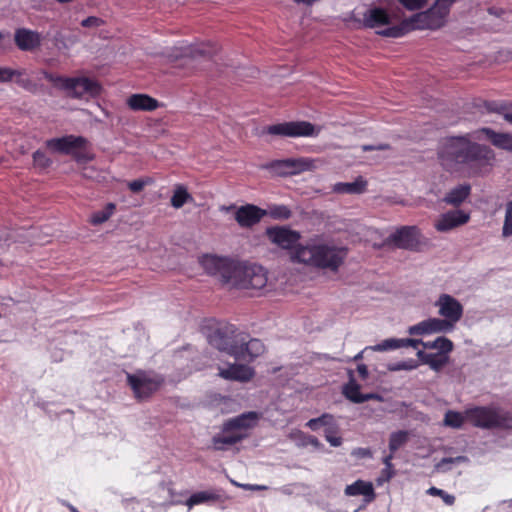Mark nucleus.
<instances>
[{
    "mask_svg": "<svg viewBox=\"0 0 512 512\" xmlns=\"http://www.w3.org/2000/svg\"><path fill=\"white\" fill-rule=\"evenodd\" d=\"M438 159L450 173L475 177L488 171L495 153L489 146L472 141L468 134L446 138L439 147Z\"/></svg>",
    "mask_w": 512,
    "mask_h": 512,
    "instance_id": "obj_1",
    "label": "nucleus"
},
{
    "mask_svg": "<svg viewBox=\"0 0 512 512\" xmlns=\"http://www.w3.org/2000/svg\"><path fill=\"white\" fill-rule=\"evenodd\" d=\"M346 256V248L327 243L309 242L295 247L291 253V260L308 267L337 272Z\"/></svg>",
    "mask_w": 512,
    "mask_h": 512,
    "instance_id": "obj_2",
    "label": "nucleus"
},
{
    "mask_svg": "<svg viewBox=\"0 0 512 512\" xmlns=\"http://www.w3.org/2000/svg\"><path fill=\"white\" fill-rule=\"evenodd\" d=\"M267 281L268 272L263 266L226 257V284L238 289L261 290L266 287Z\"/></svg>",
    "mask_w": 512,
    "mask_h": 512,
    "instance_id": "obj_3",
    "label": "nucleus"
},
{
    "mask_svg": "<svg viewBox=\"0 0 512 512\" xmlns=\"http://www.w3.org/2000/svg\"><path fill=\"white\" fill-rule=\"evenodd\" d=\"M265 350L264 344L249 334L239 331L234 325L226 324V354L239 362H251Z\"/></svg>",
    "mask_w": 512,
    "mask_h": 512,
    "instance_id": "obj_4",
    "label": "nucleus"
},
{
    "mask_svg": "<svg viewBox=\"0 0 512 512\" xmlns=\"http://www.w3.org/2000/svg\"><path fill=\"white\" fill-rule=\"evenodd\" d=\"M40 74L56 88L63 90L73 98H94L102 91L101 85L97 81L87 77H62L46 71H42Z\"/></svg>",
    "mask_w": 512,
    "mask_h": 512,
    "instance_id": "obj_5",
    "label": "nucleus"
},
{
    "mask_svg": "<svg viewBox=\"0 0 512 512\" xmlns=\"http://www.w3.org/2000/svg\"><path fill=\"white\" fill-rule=\"evenodd\" d=\"M466 419L475 427L484 429H512V415L498 408L476 406L465 411Z\"/></svg>",
    "mask_w": 512,
    "mask_h": 512,
    "instance_id": "obj_6",
    "label": "nucleus"
},
{
    "mask_svg": "<svg viewBox=\"0 0 512 512\" xmlns=\"http://www.w3.org/2000/svg\"><path fill=\"white\" fill-rule=\"evenodd\" d=\"M46 147L54 153L71 155L78 163H87L95 155L90 150L89 142L82 136L67 135L46 141Z\"/></svg>",
    "mask_w": 512,
    "mask_h": 512,
    "instance_id": "obj_7",
    "label": "nucleus"
},
{
    "mask_svg": "<svg viewBox=\"0 0 512 512\" xmlns=\"http://www.w3.org/2000/svg\"><path fill=\"white\" fill-rule=\"evenodd\" d=\"M261 418V412L249 411L226 421V446L248 437L249 430L256 427Z\"/></svg>",
    "mask_w": 512,
    "mask_h": 512,
    "instance_id": "obj_8",
    "label": "nucleus"
},
{
    "mask_svg": "<svg viewBox=\"0 0 512 512\" xmlns=\"http://www.w3.org/2000/svg\"><path fill=\"white\" fill-rule=\"evenodd\" d=\"M319 131L320 129H316V127L308 121L283 122L269 125L264 129V133L266 134L290 138L315 137L318 136Z\"/></svg>",
    "mask_w": 512,
    "mask_h": 512,
    "instance_id": "obj_9",
    "label": "nucleus"
},
{
    "mask_svg": "<svg viewBox=\"0 0 512 512\" xmlns=\"http://www.w3.org/2000/svg\"><path fill=\"white\" fill-rule=\"evenodd\" d=\"M264 168L276 176L287 177L311 171L315 168V164L313 159L298 157L273 160L267 163Z\"/></svg>",
    "mask_w": 512,
    "mask_h": 512,
    "instance_id": "obj_10",
    "label": "nucleus"
},
{
    "mask_svg": "<svg viewBox=\"0 0 512 512\" xmlns=\"http://www.w3.org/2000/svg\"><path fill=\"white\" fill-rule=\"evenodd\" d=\"M388 240L395 247L410 251H419L423 244V236L417 226H402Z\"/></svg>",
    "mask_w": 512,
    "mask_h": 512,
    "instance_id": "obj_11",
    "label": "nucleus"
},
{
    "mask_svg": "<svg viewBox=\"0 0 512 512\" xmlns=\"http://www.w3.org/2000/svg\"><path fill=\"white\" fill-rule=\"evenodd\" d=\"M414 30H429L423 11L402 20L399 25L387 27L378 33L383 37L399 38Z\"/></svg>",
    "mask_w": 512,
    "mask_h": 512,
    "instance_id": "obj_12",
    "label": "nucleus"
},
{
    "mask_svg": "<svg viewBox=\"0 0 512 512\" xmlns=\"http://www.w3.org/2000/svg\"><path fill=\"white\" fill-rule=\"evenodd\" d=\"M136 397L145 398L155 392L161 385L162 379L152 373L136 372L127 376Z\"/></svg>",
    "mask_w": 512,
    "mask_h": 512,
    "instance_id": "obj_13",
    "label": "nucleus"
},
{
    "mask_svg": "<svg viewBox=\"0 0 512 512\" xmlns=\"http://www.w3.org/2000/svg\"><path fill=\"white\" fill-rule=\"evenodd\" d=\"M435 306L438 307V314L450 324L452 329H455L463 316L462 304L449 294H441Z\"/></svg>",
    "mask_w": 512,
    "mask_h": 512,
    "instance_id": "obj_14",
    "label": "nucleus"
},
{
    "mask_svg": "<svg viewBox=\"0 0 512 512\" xmlns=\"http://www.w3.org/2000/svg\"><path fill=\"white\" fill-rule=\"evenodd\" d=\"M266 235L272 243L282 249L291 250V253L299 245L298 241L301 238V234L298 231L278 226L267 228Z\"/></svg>",
    "mask_w": 512,
    "mask_h": 512,
    "instance_id": "obj_15",
    "label": "nucleus"
},
{
    "mask_svg": "<svg viewBox=\"0 0 512 512\" xmlns=\"http://www.w3.org/2000/svg\"><path fill=\"white\" fill-rule=\"evenodd\" d=\"M452 4L453 0H450L449 3L436 1L429 9L423 11L429 30H437L445 25Z\"/></svg>",
    "mask_w": 512,
    "mask_h": 512,
    "instance_id": "obj_16",
    "label": "nucleus"
},
{
    "mask_svg": "<svg viewBox=\"0 0 512 512\" xmlns=\"http://www.w3.org/2000/svg\"><path fill=\"white\" fill-rule=\"evenodd\" d=\"M265 216H267L266 209H262L254 204L240 206L235 212V220L242 228L253 227Z\"/></svg>",
    "mask_w": 512,
    "mask_h": 512,
    "instance_id": "obj_17",
    "label": "nucleus"
},
{
    "mask_svg": "<svg viewBox=\"0 0 512 512\" xmlns=\"http://www.w3.org/2000/svg\"><path fill=\"white\" fill-rule=\"evenodd\" d=\"M454 329L443 318H429L410 326L408 333L410 335H429L434 333H448Z\"/></svg>",
    "mask_w": 512,
    "mask_h": 512,
    "instance_id": "obj_18",
    "label": "nucleus"
},
{
    "mask_svg": "<svg viewBox=\"0 0 512 512\" xmlns=\"http://www.w3.org/2000/svg\"><path fill=\"white\" fill-rule=\"evenodd\" d=\"M470 215L462 210H452L442 214L435 222L434 227L439 232H448L466 224Z\"/></svg>",
    "mask_w": 512,
    "mask_h": 512,
    "instance_id": "obj_19",
    "label": "nucleus"
},
{
    "mask_svg": "<svg viewBox=\"0 0 512 512\" xmlns=\"http://www.w3.org/2000/svg\"><path fill=\"white\" fill-rule=\"evenodd\" d=\"M126 105L132 111L151 112L160 107L157 99L147 94H132L126 99Z\"/></svg>",
    "mask_w": 512,
    "mask_h": 512,
    "instance_id": "obj_20",
    "label": "nucleus"
},
{
    "mask_svg": "<svg viewBox=\"0 0 512 512\" xmlns=\"http://www.w3.org/2000/svg\"><path fill=\"white\" fill-rule=\"evenodd\" d=\"M391 23V16L381 7H371L363 13V24L368 28H378Z\"/></svg>",
    "mask_w": 512,
    "mask_h": 512,
    "instance_id": "obj_21",
    "label": "nucleus"
},
{
    "mask_svg": "<svg viewBox=\"0 0 512 512\" xmlns=\"http://www.w3.org/2000/svg\"><path fill=\"white\" fill-rule=\"evenodd\" d=\"M198 263L209 276L220 275L224 268L222 256L214 253H204L198 257Z\"/></svg>",
    "mask_w": 512,
    "mask_h": 512,
    "instance_id": "obj_22",
    "label": "nucleus"
},
{
    "mask_svg": "<svg viewBox=\"0 0 512 512\" xmlns=\"http://www.w3.org/2000/svg\"><path fill=\"white\" fill-rule=\"evenodd\" d=\"M255 376V370L253 367L246 364L234 363L229 364L226 367V380L238 381L241 383H247L251 381Z\"/></svg>",
    "mask_w": 512,
    "mask_h": 512,
    "instance_id": "obj_23",
    "label": "nucleus"
},
{
    "mask_svg": "<svg viewBox=\"0 0 512 512\" xmlns=\"http://www.w3.org/2000/svg\"><path fill=\"white\" fill-rule=\"evenodd\" d=\"M41 35L29 29H18L15 33V42L21 50H32L41 43Z\"/></svg>",
    "mask_w": 512,
    "mask_h": 512,
    "instance_id": "obj_24",
    "label": "nucleus"
},
{
    "mask_svg": "<svg viewBox=\"0 0 512 512\" xmlns=\"http://www.w3.org/2000/svg\"><path fill=\"white\" fill-rule=\"evenodd\" d=\"M342 393L348 400L356 404L364 403L366 401L378 398V395L374 393L362 394L360 391V385L357 384L353 379L344 385Z\"/></svg>",
    "mask_w": 512,
    "mask_h": 512,
    "instance_id": "obj_25",
    "label": "nucleus"
},
{
    "mask_svg": "<svg viewBox=\"0 0 512 512\" xmlns=\"http://www.w3.org/2000/svg\"><path fill=\"white\" fill-rule=\"evenodd\" d=\"M368 182L359 176L353 182H338L333 186V192L338 194H362L367 189Z\"/></svg>",
    "mask_w": 512,
    "mask_h": 512,
    "instance_id": "obj_26",
    "label": "nucleus"
},
{
    "mask_svg": "<svg viewBox=\"0 0 512 512\" xmlns=\"http://www.w3.org/2000/svg\"><path fill=\"white\" fill-rule=\"evenodd\" d=\"M471 186L469 184H460L455 188L451 189L443 198L446 204L458 207L460 206L470 195Z\"/></svg>",
    "mask_w": 512,
    "mask_h": 512,
    "instance_id": "obj_27",
    "label": "nucleus"
},
{
    "mask_svg": "<svg viewBox=\"0 0 512 512\" xmlns=\"http://www.w3.org/2000/svg\"><path fill=\"white\" fill-rule=\"evenodd\" d=\"M417 357L423 364H427L434 371H440L449 360L447 354L442 353H427L423 350L417 352Z\"/></svg>",
    "mask_w": 512,
    "mask_h": 512,
    "instance_id": "obj_28",
    "label": "nucleus"
},
{
    "mask_svg": "<svg viewBox=\"0 0 512 512\" xmlns=\"http://www.w3.org/2000/svg\"><path fill=\"white\" fill-rule=\"evenodd\" d=\"M345 494L347 496H365L368 501H371L375 497L374 488L371 482L363 480H357L354 483L347 485L345 488Z\"/></svg>",
    "mask_w": 512,
    "mask_h": 512,
    "instance_id": "obj_29",
    "label": "nucleus"
},
{
    "mask_svg": "<svg viewBox=\"0 0 512 512\" xmlns=\"http://www.w3.org/2000/svg\"><path fill=\"white\" fill-rule=\"evenodd\" d=\"M480 132L484 133L494 146L512 152V135L498 133L491 128H482Z\"/></svg>",
    "mask_w": 512,
    "mask_h": 512,
    "instance_id": "obj_30",
    "label": "nucleus"
},
{
    "mask_svg": "<svg viewBox=\"0 0 512 512\" xmlns=\"http://www.w3.org/2000/svg\"><path fill=\"white\" fill-rule=\"evenodd\" d=\"M484 108L488 112L502 115L507 122L512 124V103L502 101H485Z\"/></svg>",
    "mask_w": 512,
    "mask_h": 512,
    "instance_id": "obj_31",
    "label": "nucleus"
},
{
    "mask_svg": "<svg viewBox=\"0 0 512 512\" xmlns=\"http://www.w3.org/2000/svg\"><path fill=\"white\" fill-rule=\"evenodd\" d=\"M193 200L191 194L188 192L187 188L183 185H176L173 194L171 196V205L175 209L181 208L188 202Z\"/></svg>",
    "mask_w": 512,
    "mask_h": 512,
    "instance_id": "obj_32",
    "label": "nucleus"
},
{
    "mask_svg": "<svg viewBox=\"0 0 512 512\" xmlns=\"http://www.w3.org/2000/svg\"><path fill=\"white\" fill-rule=\"evenodd\" d=\"M335 424V419L332 414L323 413L320 417L312 418L309 421H307L305 423V427L309 428L312 431H318L322 427L326 429L328 427H332Z\"/></svg>",
    "mask_w": 512,
    "mask_h": 512,
    "instance_id": "obj_33",
    "label": "nucleus"
},
{
    "mask_svg": "<svg viewBox=\"0 0 512 512\" xmlns=\"http://www.w3.org/2000/svg\"><path fill=\"white\" fill-rule=\"evenodd\" d=\"M423 347L426 349H436L442 354H448L453 350V342L446 337H438L434 341H427L423 343Z\"/></svg>",
    "mask_w": 512,
    "mask_h": 512,
    "instance_id": "obj_34",
    "label": "nucleus"
},
{
    "mask_svg": "<svg viewBox=\"0 0 512 512\" xmlns=\"http://www.w3.org/2000/svg\"><path fill=\"white\" fill-rule=\"evenodd\" d=\"M116 206L113 203H107L101 210L95 211L90 216V223L99 225L106 222L115 212Z\"/></svg>",
    "mask_w": 512,
    "mask_h": 512,
    "instance_id": "obj_35",
    "label": "nucleus"
},
{
    "mask_svg": "<svg viewBox=\"0 0 512 512\" xmlns=\"http://www.w3.org/2000/svg\"><path fill=\"white\" fill-rule=\"evenodd\" d=\"M466 415L460 412L448 410L444 416V425L451 428H461L465 422Z\"/></svg>",
    "mask_w": 512,
    "mask_h": 512,
    "instance_id": "obj_36",
    "label": "nucleus"
},
{
    "mask_svg": "<svg viewBox=\"0 0 512 512\" xmlns=\"http://www.w3.org/2000/svg\"><path fill=\"white\" fill-rule=\"evenodd\" d=\"M267 215L276 220H287L292 216V212L286 205H270L266 210Z\"/></svg>",
    "mask_w": 512,
    "mask_h": 512,
    "instance_id": "obj_37",
    "label": "nucleus"
},
{
    "mask_svg": "<svg viewBox=\"0 0 512 512\" xmlns=\"http://www.w3.org/2000/svg\"><path fill=\"white\" fill-rule=\"evenodd\" d=\"M216 499V495L211 491H200L193 494L187 501L186 504L189 508L194 505L211 502Z\"/></svg>",
    "mask_w": 512,
    "mask_h": 512,
    "instance_id": "obj_38",
    "label": "nucleus"
},
{
    "mask_svg": "<svg viewBox=\"0 0 512 512\" xmlns=\"http://www.w3.org/2000/svg\"><path fill=\"white\" fill-rule=\"evenodd\" d=\"M408 441V432L406 431H397L390 435L389 438V450L390 452H396L400 447H402Z\"/></svg>",
    "mask_w": 512,
    "mask_h": 512,
    "instance_id": "obj_39",
    "label": "nucleus"
},
{
    "mask_svg": "<svg viewBox=\"0 0 512 512\" xmlns=\"http://www.w3.org/2000/svg\"><path fill=\"white\" fill-rule=\"evenodd\" d=\"M402 348V340L396 338L385 339L382 342L371 347L374 351H389Z\"/></svg>",
    "mask_w": 512,
    "mask_h": 512,
    "instance_id": "obj_40",
    "label": "nucleus"
},
{
    "mask_svg": "<svg viewBox=\"0 0 512 512\" xmlns=\"http://www.w3.org/2000/svg\"><path fill=\"white\" fill-rule=\"evenodd\" d=\"M426 493L428 495H431V496H436V497H440L443 502L446 504V505H449V506H452L454 503H455V496L452 495V494H449L447 493L446 491L440 489V488H437V487H430Z\"/></svg>",
    "mask_w": 512,
    "mask_h": 512,
    "instance_id": "obj_41",
    "label": "nucleus"
},
{
    "mask_svg": "<svg viewBox=\"0 0 512 512\" xmlns=\"http://www.w3.org/2000/svg\"><path fill=\"white\" fill-rule=\"evenodd\" d=\"M502 235L505 238L512 235V200L508 202L506 205V213L502 228Z\"/></svg>",
    "mask_w": 512,
    "mask_h": 512,
    "instance_id": "obj_42",
    "label": "nucleus"
},
{
    "mask_svg": "<svg viewBox=\"0 0 512 512\" xmlns=\"http://www.w3.org/2000/svg\"><path fill=\"white\" fill-rule=\"evenodd\" d=\"M466 460H467V458L465 456H457L455 458L445 457V458H442L436 464V469L441 472H446V471L450 470V466H449L450 464L462 463V462H465Z\"/></svg>",
    "mask_w": 512,
    "mask_h": 512,
    "instance_id": "obj_43",
    "label": "nucleus"
},
{
    "mask_svg": "<svg viewBox=\"0 0 512 512\" xmlns=\"http://www.w3.org/2000/svg\"><path fill=\"white\" fill-rule=\"evenodd\" d=\"M337 433V425H333L332 427H328L324 430V436L326 441L333 447H338L342 444V438L340 436H336Z\"/></svg>",
    "mask_w": 512,
    "mask_h": 512,
    "instance_id": "obj_44",
    "label": "nucleus"
},
{
    "mask_svg": "<svg viewBox=\"0 0 512 512\" xmlns=\"http://www.w3.org/2000/svg\"><path fill=\"white\" fill-rule=\"evenodd\" d=\"M408 11H419L426 7L427 0H397Z\"/></svg>",
    "mask_w": 512,
    "mask_h": 512,
    "instance_id": "obj_45",
    "label": "nucleus"
},
{
    "mask_svg": "<svg viewBox=\"0 0 512 512\" xmlns=\"http://www.w3.org/2000/svg\"><path fill=\"white\" fill-rule=\"evenodd\" d=\"M415 368H417V363L413 359L388 365V370L390 371L413 370Z\"/></svg>",
    "mask_w": 512,
    "mask_h": 512,
    "instance_id": "obj_46",
    "label": "nucleus"
},
{
    "mask_svg": "<svg viewBox=\"0 0 512 512\" xmlns=\"http://www.w3.org/2000/svg\"><path fill=\"white\" fill-rule=\"evenodd\" d=\"M208 342L212 347H215L220 352L224 348V337L219 330L213 334L208 335Z\"/></svg>",
    "mask_w": 512,
    "mask_h": 512,
    "instance_id": "obj_47",
    "label": "nucleus"
},
{
    "mask_svg": "<svg viewBox=\"0 0 512 512\" xmlns=\"http://www.w3.org/2000/svg\"><path fill=\"white\" fill-rule=\"evenodd\" d=\"M33 161L35 166L40 168H46L51 164V160L41 151H36L33 154Z\"/></svg>",
    "mask_w": 512,
    "mask_h": 512,
    "instance_id": "obj_48",
    "label": "nucleus"
},
{
    "mask_svg": "<svg viewBox=\"0 0 512 512\" xmlns=\"http://www.w3.org/2000/svg\"><path fill=\"white\" fill-rule=\"evenodd\" d=\"M150 182V179H137L129 182L128 187L132 192H140Z\"/></svg>",
    "mask_w": 512,
    "mask_h": 512,
    "instance_id": "obj_49",
    "label": "nucleus"
},
{
    "mask_svg": "<svg viewBox=\"0 0 512 512\" xmlns=\"http://www.w3.org/2000/svg\"><path fill=\"white\" fill-rule=\"evenodd\" d=\"M102 24V20L97 17H88L84 20H82L81 25L83 27H99Z\"/></svg>",
    "mask_w": 512,
    "mask_h": 512,
    "instance_id": "obj_50",
    "label": "nucleus"
},
{
    "mask_svg": "<svg viewBox=\"0 0 512 512\" xmlns=\"http://www.w3.org/2000/svg\"><path fill=\"white\" fill-rule=\"evenodd\" d=\"M401 340H402V347L417 348L419 345L423 346V343H425L421 339L406 338V339H401Z\"/></svg>",
    "mask_w": 512,
    "mask_h": 512,
    "instance_id": "obj_51",
    "label": "nucleus"
},
{
    "mask_svg": "<svg viewBox=\"0 0 512 512\" xmlns=\"http://www.w3.org/2000/svg\"><path fill=\"white\" fill-rule=\"evenodd\" d=\"M16 74L14 70L9 68L0 67V81H9Z\"/></svg>",
    "mask_w": 512,
    "mask_h": 512,
    "instance_id": "obj_52",
    "label": "nucleus"
},
{
    "mask_svg": "<svg viewBox=\"0 0 512 512\" xmlns=\"http://www.w3.org/2000/svg\"><path fill=\"white\" fill-rule=\"evenodd\" d=\"M353 455L360 458H370L372 457V452L368 448H358L353 451Z\"/></svg>",
    "mask_w": 512,
    "mask_h": 512,
    "instance_id": "obj_53",
    "label": "nucleus"
},
{
    "mask_svg": "<svg viewBox=\"0 0 512 512\" xmlns=\"http://www.w3.org/2000/svg\"><path fill=\"white\" fill-rule=\"evenodd\" d=\"M363 151H373V150H387L390 148L388 144H381L379 146H372V145H364Z\"/></svg>",
    "mask_w": 512,
    "mask_h": 512,
    "instance_id": "obj_54",
    "label": "nucleus"
},
{
    "mask_svg": "<svg viewBox=\"0 0 512 512\" xmlns=\"http://www.w3.org/2000/svg\"><path fill=\"white\" fill-rule=\"evenodd\" d=\"M221 402H222L221 395H210L208 398V404L211 406L221 404Z\"/></svg>",
    "mask_w": 512,
    "mask_h": 512,
    "instance_id": "obj_55",
    "label": "nucleus"
},
{
    "mask_svg": "<svg viewBox=\"0 0 512 512\" xmlns=\"http://www.w3.org/2000/svg\"><path fill=\"white\" fill-rule=\"evenodd\" d=\"M357 371L362 379H366L368 376V369L365 364H360L357 367Z\"/></svg>",
    "mask_w": 512,
    "mask_h": 512,
    "instance_id": "obj_56",
    "label": "nucleus"
},
{
    "mask_svg": "<svg viewBox=\"0 0 512 512\" xmlns=\"http://www.w3.org/2000/svg\"><path fill=\"white\" fill-rule=\"evenodd\" d=\"M245 489H248V490H267L268 487L265 486V485H252V484H246L243 486Z\"/></svg>",
    "mask_w": 512,
    "mask_h": 512,
    "instance_id": "obj_57",
    "label": "nucleus"
},
{
    "mask_svg": "<svg viewBox=\"0 0 512 512\" xmlns=\"http://www.w3.org/2000/svg\"><path fill=\"white\" fill-rule=\"evenodd\" d=\"M307 441L309 444H311L314 447H319L321 444L316 436L309 435L307 436Z\"/></svg>",
    "mask_w": 512,
    "mask_h": 512,
    "instance_id": "obj_58",
    "label": "nucleus"
},
{
    "mask_svg": "<svg viewBox=\"0 0 512 512\" xmlns=\"http://www.w3.org/2000/svg\"><path fill=\"white\" fill-rule=\"evenodd\" d=\"M393 459V453L391 452L389 455L385 456L383 459V463L386 465V467H391V461Z\"/></svg>",
    "mask_w": 512,
    "mask_h": 512,
    "instance_id": "obj_59",
    "label": "nucleus"
},
{
    "mask_svg": "<svg viewBox=\"0 0 512 512\" xmlns=\"http://www.w3.org/2000/svg\"><path fill=\"white\" fill-rule=\"evenodd\" d=\"M213 443L216 449L221 450L223 448L224 442L220 438L215 437Z\"/></svg>",
    "mask_w": 512,
    "mask_h": 512,
    "instance_id": "obj_60",
    "label": "nucleus"
},
{
    "mask_svg": "<svg viewBox=\"0 0 512 512\" xmlns=\"http://www.w3.org/2000/svg\"><path fill=\"white\" fill-rule=\"evenodd\" d=\"M8 238L4 235H0V248H4L7 245Z\"/></svg>",
    "mask_w": 512,
    "mask_h": 512,
    "instance_id": "obj_61",
    "label": "nucleus"
},
{
    "mask_svg": "<svg viewBox=\"0 0 512 512\" xmlns=\"http://www.w3.org/2000/svg\"><path fill=\"white\" fill-rule=\"evenodd\" d=\"M130 506H131V509L138 510L139 508L142 507V503H140V502H131Z\"/></svg>",
    "mask_w": 512,
    "mask_h": 512,
    "instance_id": "obj_62",
    "label": "nucleus"
},
{
    "mask_svg": "<svg viewBox=\"0 0 512 512\" xmlns=\"http://www.w3.org/2000/svg\"><path fill=\"white\" fill-rule=\"evenodd\" d=\"M362 353H363V352H359V353L354 357V360H356V361H357V360L362 359V357H363V356H362Z\"/></svg>",
    "mask_w": 512,
    "mask_h": 512,
    "instance_id": "obj_63",
    "label": "nucleus"
},
{
    "mask_svg": "<svg viewBox=\"0 0 512 512\" xmlns=\"http://www.w3.org/2000/svg\"><path fill=\"white\" fill-rule=\"evenodd\" d=\"M159 492L164 493V494H167V493H168V489H166L165 487H161V488L159 489Z\"/></svg>",
    "mask_w": 512,
    "mask_h": 512,
    "instance_id": "obj_64",
    "label": "nucleus"
}]
</instances>
